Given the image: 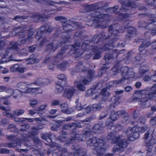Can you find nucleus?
<instances>
[{"label": "nucleus", "mask_w": 156, "mask_h": 156, "mask_svg": "<svg viewBox=\"0 0 156 156\" xmlns=\"http://www.w3.org/2000/svg\"><path fill=\"white\" fill-rule=\"evenodd\" d=\"M43 128L42 126H39L37 128L34 127L31 129L30 132V135H25L23 136V140H20L17 139L16 140V143H9L8 144V147H17V146H20L21 145V142L22 141V142L25 145H27L25 142L26 141H28L30 139H34V141L35 142H39L38 138L35 135H37L38 130L41 129Z\"/></svg>", "instance_id": "1"}, {"label": "nucleus", "mask_w": 156, "mask_h": 156, "mask_svg": "<svg viewBox=\"0 0 156 156\" xmlns=\"http://www.w3.org/2000/svg\"><path fill=\"white\" fill-rule=\"evenodd\" d=\"M94 76L93 72L90 70L88 72L86 77H81L75 80L74 82V85L78 90L82 91H85L86 88L85 85L88 84L91 81Z\"/></svg>", "instance_id": "2"}, {"label": "nucleus", "mask_w": 156, "mask_h": 156, "mask_svg": "<svg viewBox=\"0 0 156 156\" xmlns=\"http://www.w3.org/2000/svg\"><path fill=\"white\" fill-rule=\"evenodd\" d=\"M125 67L121 68V71L122 72V79L120 80H116L110 82L109 83V85L110 87L114 86L116 84L119 83H122L126 79H131L132 80H134V73L132 69L128 70Z\"/></svg>", "instance_id": "3"}, {"label": "nucleus", "mask_w": 156, "mask_h": 156, "mask_svg": "<svg viewBox=\"0 0 156 156\" xmlns=\"http://www.w3.org/2000/svg\"><path fill=\"white\" fill-rule=\"evenodd\" d=\"M87 145L90 146H94L93 153L95 154H100L101 153L103 152L104 149L102 147L104 145L103 140L99 139H97L96 138H93L88 140L87 142Z\"/></svg>", "instance_id": "4"}, {"label": "nucleus", "mask_w": 156, "mask_h": 156, "mask_svg": "<svg viewBox=\"0 0 156 156\" xmlns=\"http://www.w3.org/2000/svg\"><path fill=\"white\" fill-rule=\"evenodd\" d=\"M110 136L111 137L108 138V139L112 140V143H116L117 144L114 147V151H116L127 147L128 143L126 140H122L117 136H115L112 134H111V135Z\"/></svg>", "instance_id": "5"}, {"label": "nucleus", "mask_w": 156, "mask_h": 156, "mask_svg": "<svg viewBox=\"0 0 156 156\" xmlns=\"http://www.w3.org/2000/svg\"><path fill=\"white\" fill-rule=\"evenodd\" d=\"M138 97L141 95H146L149 100H154L156 98V83L150 88L137 90Z\"/></svg>", "instance_id": "6"}, {"label": "nucleus", "mask_w": 156, "mask_h": 156, "mask_svg": "<svg viewBox=\"0 0 156 156\" xmlns=\"http://www.w3.org/2000/svg\"><path fill=\"white\" fill-rule=\"evenodd\" d=\"M25 82H19L17 84V87H20L21 89H25L24 92L27 93L36 94L41 93L42 92V90L40 88H36L33 87L35 85L34 83H32L27 85L24 87L23 86L26 84Z\"/></svg>", "instance_id": "7"}, {"label": "nucleus", "mask_w": 156, "mask_h": 156, "mask_svg": "<svg viewBox=\"0 0 156 156\" xmlns=\"http://www.w3.org/2000/svg\"><path fill=\"white\" fill-rule=\"evenodd\" d=\"M122 115L123 117L128 116L127 113H125L124 111H119L117 112L113 111L111 112V114L110 115V118L108 119L106 122V124L107 126L111 125L112 121H114L116 120L119 117V116Z\"/></svg>", "instance_id": "8"}, {"label": "nucleus", "mask_w": 156, "mask_h": 156, "mask_svg": "<svg viewBox=\"0 0 156 156\" xmlns=\"http://www.w3.org/2000/svg\"><path fill=\"white\" fill-rule=\"evenodd\" d=\"M5 91L8 95L5 97L0 96V102L2 99L4 100L3 104L4 105H8L10 104V102L7 100L6 99L9 98L12 95H13V91L12 89L6 87L4 86H0V91Z\"/></svg>", "instance_id": "9"}, {"label": "nucleus", "mask_w": 156, "mask_h": 156, "mask_svg": "<svg viewBox=\"0 0 156 156\" xmlns=\"http://www.w3.org/2000/svg\"><path fill=\"white\" fill-rule=\"evenodd\" d=\"M136 128L133 127L132 128H129L126 131L129 140L130 141L134 140L136 138V132L135 131Z\"/></svg>", "instance_id": "10"}, {"label": "nucleus", "mask_w": 156, "mask_h": 156, "mask_svg": "<svg viewBox=\"0 0 156 156\" xmlns=\"http://www.w3.org/2000/svg\"><path fill=\"white\" fill-rule=\"evenodd\" d=\"M4 52V51L0 49V63L2 64L6 62L11 61L14 60V59H13V58L12 57V56H11L9 57L8 58L7 57V55L8 54V52H6L5 54L2 53Z\"/></svg>", "instance_id": "11"}, {"label": "nucleus", "mask_w": 156, "mask_h": 156, "mask_svg": "<svg viewBox=\"0 0 156 156\" xmlns=\"http://www.w3.org/2000/svg\"><path fill=\"white\" fill-rule=\"evenodd\" d=\"M24 111L23 109H20L14 111L12 113H9L6 112L3 113V115L8 117H14V116H19L24 113Z\"/></svg>", "instance_id": "12"}, {"label": "nucleus", "mask_w": 156, "mask_h": 156, "mask_svg": "<svg viewBox=\"0 0 156 156\" xmlns=\"http://www.w3.org/2000/svg\"><path fill=\"white\" fill-rule=\"evenodd\" d=\"M76 89L73 87L67 88L64 93L63 96L67 98H70L73 95Z\"/></svg>", "instance_id": "13"}, {"label": "nucleus", "mask_w": 156, "mask_h": 156, "mask_svg": "<svg viewBox=\"0 0 156 156\" xmlns=\"http://www.w3.org/2000/svg\"><path fill=\"white\" fill-rule=\"evenodd\" d=\"M62 44H58L57 41H54L53 43L48 45L47 46V49L48 51H50L51 52H54L57 48Z\"/></svg>", "instance_id": "14"}, {"label": "nucleus", "mask_w": 156, "mask_h": 156, "mask_svg": "<svg viewBox=\"0 0 156 156\" xmlns=\"http://www.w3.org/2000/svg\"><path fill=\"white\" fill-rule=\"evenodd\" d=\"M110 94V93L107 92L106 89L104 88L102 90L101 94L100 95H96L95 98H94V99L95 100H98V97H103L102 98L103 99L102 100H104V98H105V99L106 97L109 95Z\"/></svg>", "instance_id": "15"}, {"label": "nucleus", "mask_w": 156, "mask_h": 156, "mask_svg": "<svg viewBox=\"0 0 156 156\" xmlns=\"http://www.w3.org/2000/svg\"><path fill=\"white\" fill-rule=\"evenodd\" d=\"M107 16L104 14H98L95 17L94 21L97 22H102L107 19Z\"/></svg>", "instance_id": "16"}, {"label": "nucleus", "mask_w": 156, "mask_h": 156, "mask_svg": "<svg viewBox=\"0 0 156 156\" xmlns=\"http://www.w3.org/2000/svg\"><path fill=\"white\" fill-rule=\"evenodd\" d=\"M143 96L141 98H137V101L138 100V103L141 106L145 105V103L148 101V99L146 95H142Z\"/></svg>", "instance_id": "17"}, {"label": "nucleus", "mask_w": 156, "mask_h": 156, "mask_svg": "<svg viewBox=\"0 0 156 156\" xmlns=\"http://www.w3.org/2000/svg\"><path fill=\"white\" fill-rule=\"evenodd\" d=\"M76 127H81L82 126L80 125L79 123L77 122L76 123H72L70 124H67L65 125L64 126L65 129L68 130L72 128H73V129Z\"/></svg>", "instance_id": "18"}, {"label": "nucleus", "mask_w": 156, "mask_h": 156, "mask_svg": "<svg viewBox=\"0 0 156 156\" xmlns=\"http://www.w3.org/2000/svg\"><path fill=\"white\" fill-rule=\"evenodd\" d=\"M39 59L35 56L31 55L30 57L27 61V64H32L34 62H39Z\"/></svg>", "instance_id": "19"}, {"label": "nucleus", "mask_w": 156, "mask_h": 156, "mask_svg": "<svg viewBox=\"0 0 156 156\" xmlns=\"http://www.w3.org/2000/svg\"><path fill=\"white\" fill-rule=\"evenodd\" d=\"M44 64H48V67L49 69L53 70L54 69V66L53 64L51 62H50V59L49 57H46L44 62Z\"/></svg>", "instance_id": "20"}, {"label": "nucleus", "mask_w": 156, "mask_h": 156, "mask_svg": "<svg viewBox=\"0 0 156 156\" xmlns=\"http://www.w3.org/2000/svg\"><path fill=\"white\" fill-rule=\"evenodd\" d=\"M82 112H81L77 115V116L80 117L83 115L86 114V113H88L90 112L91 111V107L90 106H87L86 109L83 108L82 109Z\"/></svg>", "instance_id": "21"}, {"label": "nucleus", "mask_w": 156, "mask_h": 156, "mask_svg": "<svg viewBox=\"0 0 156 156\" xmlns=\"http://www.w3.org/2000/svg\"><path fill=\"white\" fill-rule=\"evenodd\" d=\"M49 83V81L48 79H40L37 80V81L34 83L35 85H41L43 84H47Z\"/></svg>", "instance_id": "22"}, {"label": "nucleus", "mask_w": 156, "mask_h": 156, "mask_svg": "<svg viewBox=\"0 0 156 156\" xmlns=\"http://www.w3.org/2000/svg\"><path fill=\"white\" fill-rule=\"evenodd\" d=\"M150 44L149 41H144L140 45L139 48V50L140 51H143L145 48L148 47Z\"/></svg>", "instance_id": "23"}, {"label": "nucleus", "mask_w": 156, "mask_h": 156, "mask_svg": "<svg viewBox=\"0 0 156 156\" xmlns=\"http://www.w3.org/2000/svg\"><path fill=\"white\" fill-rule=\"evenodd\" d=\"M56 67L58 69L62 71L65 70L66 68V63L65 62L61 63H58L56 65Z\"/></svg>", "instance_id": "24"}, {"label": "nucleus", "mask_w": 156, "mask_h": 156, "mask_svg": "<svg viewBox=\"0 0 156 156\" xmlns=\"http://www.w3.org/2000/svg\"><path fill=\"white\" fill-rule=\"evenodd\" d=\"M104 106L101 104L100 103L98 104H94L92 106V110L96 111L101 109Z\"/></svg>", "instance_id": "25"}, {"label": "nucleus", "mask_w": 156, "mask_h": 156, "mask_svg": "<svg viewBox=\"0 0 156 156\" xmlns=\"http://www.w3.org/2000/svg\"><path fill=\"white\" fill-rule=\"evenodd\" d=\"M147 69L146 67L144 66H142L140 68L139 71V75H140L139 77H142L144 73L147 72Z\"/></svg>", "instance_id": "26"}, {"label": "nucleus", "mask_w": 156, "mask_h": 156, "mask_svg": "<svg viewBox=\"0 0 156 156\" xmlns=\"http://www.w3.org/2000/svg\"><path fill=\"white\" fill-rule=\"evenodd\" d=\"M22 92L18 90H14L13 97L14 98H19L21 96Z\"/></svg>", "instance_id": "27"}, {"label": "nucleus", "mask_w": 156, "mask_h": 156, "mask_svg": "<svg viewBox=\"0 0 156 156\" xmlns=\"http://www.w3.org/2000/svg\"><path fill=\"white\" fill-rule=\"evenodd\" d=\"M67 136L66 133L64 132H62L60 133V136L58 137V140L61 141H63L65 140Z\"/></svg>", "instance_id": "28"}, {"label": "nucleus", "mask_w": 156, "mask_h": 156, "mask_svg": "<svg viewBox=\"0 0 156 156\" xmlns=\"http://www.w3.org/2000/svg\"><path fill=\"white\" fill-rule=\"evenodd\" d=\"M57 78L62 82L64 84L65 83L66 80V77L63 74H61L58 75Z\"/></svg>", "instance_id": "29"}, {"label": "nucleus", "mask_w": 156, "mask_h": 156, "mask_svg": "<svg viewBox=\"0 0 156 156\" xmlns=\"http://www.w3.org/2000/svg\"><path fill=\"white\" fill-rule=\"evenodd\" d=\"M63 89V86L57 84L56 86L55 93L56 94H59L61 93Z\"/></svg>", "instance_id": "30"}, {"label": "nucleus", "mask_w": 156, "mask_h": 156, "mask_svg": "<svg viewBox=\"0 0 156 156\" xmlns=\"http://www.w3.org/2000/svg\"><path fill=\"white\" fill-rule=\"evenodd\" d=\"M51 116H50L49 115H47L46 116H45L42 117H41V118H36L34 119V120L36 122H41L42 121H45L46 120V119L48 118L51 117Z\"/></svg>", "instance_id": "31"}, {"label": "nucleus", "mask_w": 156, "mask_h": 156, "mask_svg": "<svg viewBox=\"0 0 156 156\" xmlns=\"http://www.w3.org/2000/svg\"><path fill=\"white\" fill-rule=\"evenodd\" d=\"M20 30L19 28H15L12 33V35L15 36L17 35H19L20 37H23V36L22 34L23 33H16V32H19V30Z\"/></svg>", "instance_id": "32"}, {"label": "nucleus", "mask_w": 156, "mask_h": 156, "mask_svg": "<svg viewBox=\"0 0 156 156\" xmlns=\"http://www.w3.org/2000/svg\"><path fill=\"white\" fill-rule=\"evenodd\" d=\"M41 137L42 139L47 141L49 144H50V142H52V140L51 138V137L50 136H48L47 134L43 135L41 136Z\"/></svg>", "instance_id": "33"}, {"label": "nucleus", "mask_w": 156, "mask_h": 156, "mask_svg": "<svg viewBox=\"0 0 156 156\" xmlns=\"http://www.w3.org/2000/svg\"><path fill=\"white\" fill-rule=\"evenodd\" d=\"M48 106V105L47 104L43 105L40 107L36 108L35 110L37 112H41L45 109V108H46Z\"/></svg>", "instance_id": "34"}, {"label": "nucleus", "mask_w": 156, "mask_h": 156, "mask_svg": "<svg viewBox=\"0 0 156 156\" xmlns=\"http://www.w3.org/2000/svg\"><path fill=\"white\" fill-rule=\"evenodd\" d=\"M29 104L31 107L34 108L38 104V101L35 99H32L30 101Z\"/></svg>", "instance_id": "35"}, {"label": "nucleus", "mask_w": 156, "mask_h": 156, "mask_svg": "<svg viewBox=\"0 0 156 156\" xmlns=\"http://www.w3.org/2000/svg\"><path fill=\"white\" fill-rule=\"evenodd\" d=\"M60 106L61 108V111L63 112L69 107L68 104L66 102L60 104Z\"/></svg>", "instance_id": "36"}, {"label": "nucleus", "mask_w": 156, "mask_h": 156, "mask_svg": "<svg viewBox=\"0 0 156 156\" xmlns=\"http://www.w3.org/2000/svg\"><path fill=\"white\" fill-rule=\"evenodd\" d=\"M102 50L101 48H99L98 50V51H99L98 53H97L95 54V55L93 57V58L94 59H98L101 57V51Z\"/></svg>", "instance_id": "37"}, {"label": "nucleus", "mask_w": 156, "mask_h": 156, "mask_svg": "<svg viewBox=\"0 0 156 156\" xmlns=\"http://www.w3.org/2000/svg\"><path fill=\"white\" fill-rule=\"evenodd\" d=\"M96 89L94 88H92L88 90L86 92V95H87L88 96H91L92 94L95 92V91L96 90Z\"/></svg>", "instance_id": "38"}, {"label": "nucleus", "mask_w": 156, "mask_h": 156, "mask_svg": "<svg viewBox=\"0 0 156 156\" xmlns=\"http://www.w3.org/2000/svg\"><path fill=\"white\" fill-rule=\"evenodd\" d=\"M60 103V101L58 100L54 99L52 101L51 105V106H56L58 105Z\"/></svg>", "instance_id": "39"}, {"label": "nucleus", "mask_w": 156, "mask_h": 156, "mask_svg": "<svg viewBox=\"0 0 156 156\" xmlns=\"http://www.w3.org/2000/svg\"><path fill=\"white\" fill-rule=\"evenodd\" d=\"M17 71L20 73L25 72L27 69V68L19 65Z\"/></svg>", "instance_id": "40"}, {"label": "nucleus", "mask_w": 156, "mask_h": 156, "mask_svg": "<svg viewBox=\"0 0 156 156\" xmlns=\"http://www.w3.org/2000/svg\"><path fill=\"white\" fill-rule=\"evenodd\" d=\"M136 100V93L135 91L133 94V96L130 99L129 101L131 102H135Z\"/></svg>", "instance_id": "41"}, {"label": "nucleus", "mask_w": 156, "mask_h": 156, "mask_svg": "<svg viewBox=\"0 0 156 156\" xmlns=\"http://www.w3.org/2000/svg\"><path fill=\"white\" fill-rule=\"evenodd\" d=\"M18 67L19 65L18 64H15L10 68L11 71L13 72L17 71L18 68H19Z\"/></svg>", "instance_id": "42"}, {"label": "nucleus", "mask_w": 156, "mask_h": 156, "mask_svg": "<svg viewBox=\"0 0 156 156\" xmlns=\"http://www.w3.org/2000/svg\"><path fill=\"white\" fill-rule=\"evenodd\" d=\"M55 19L56 21H60L62 22H64L66 20L64 17L62 16L56 17H55Z\"/></svg>", "instance_id": "43"}, {"label": "nucleus", "mask_w": 156, "mask_h": 156, "mask_svg": "<svg viewBox=\"0 0 156 156\" xmlns=\"http://www.w3.org/2000/svg\"><path fill=\"white\" fill-rule=\"evenodd\" d=\"M0 109L3 111H9L11 110L10 108L9 107H5L4 106L0 105Z\"/></svg>", "instance_id": "44"}, {"label": "nucleus", "mask_w": 156, "mask_h": 156, "mask_svg": "<svg viewBox=\"0 0 156 156\" xmlns=\"http://www.w3.org/2000/svg\"><path fill=\"white\" fill-rule=\"evenodd\" d=\"M73 109L70 108H69L68 107L65 110V111H64L63 113L69 114L73 112Z\"/></svg>", "instance_id": "45"}, {"label": "nucleus", "mask_w": 156, "mask_h": 156, "mask_svg": "<svg viewBox=\"0 0 156 156\" xmlns=\"http://www.w3.org/2000/svg\"><path fill=\"white\" fill-rule=\"evenodd\" d=\"M0 69H1V71L3 74H5L9 72V70L7 69L2 67L0 66Z\"/></svg>", "instance_id": "46"}, {"label": "nucleus", "mask_w": 156, "mask_h": 156, "mask_svg": "<svg viewBox=\"0 0 156 156\" xmlns=\"http://www.w3.org/2000/svg\"><path fill=\"white\" fill-rule=\"evenodd\" d=\"M9 150L5 148H2L0 149V153L1 154H7L9 153Z\"/></svg>", "instance_id": "47"}, {"label": "nucleus", "mask_w": 156, "mask_h": 156, "mask_svg": "<svg viewBox=\"0 0 156 156\" xmlns=\"http://www.w3.org/2000/svg\"><path fill=\"white\" fill-rule=\"evenodd\" d=\"M147 129V126L142 127H139L138 129V130L141 133L144 132Z\"/></svg>", "instance_id": "48"}, {"label": "nucleus", "mask_w": 156, "mask_h": 156, "mask_svg": "<svg viewBox=\"0 0 156 156\" xmlns=\"http://www.w3.org/2000/svg\"><path fill=\"white\" fill-rule=\"evenodd\" d=\"M36 48V47L35 45H33L31 46L29 48V51L30 52H34L35 49Z\"/></svg>", "instance_id": "49"}, {"label": "nucleus", "mask_w": 156, "mask_h": 156, "mask_svg": "<svg viewBox=\"0 0 156 156\" xmlns=\"http://www.w3.org/2000/svg\"><path fill=\"white\" fill-rule=\"evenodd\" d=\"M155 143V140L154 139H151L149 142L147 143L148 145H150L151 146L154 145Z\"/></svg>", "instance_id": "50"}, {"label": "nucleus", "mask_w": 156, "mask_h": 156, "mask_svg": "<svg viewBox=\"0 0 156 156\" xmlns=\"http://www.w3.org/2000/svg\"><path fill=\"white\" fill-rule=\"evenodd\" d=\"M37 153H38L40 155V156H43L44 155V153L43 152H41L40 151H39L38 150H36L34 151V153L35 154H37Z\"/></svg>", "instance_id": "51"}, {"label": "nucleus", "mask_w": 156, "mask_h": 156, "mask_svg": "<svg viewBox=\"0 0 156 156\" xmlns=\"http://www.w3.org/2000/svg\"><path fill=\"white\" fill-rule=\"evenodd\" d=\"M144 53H141V54H142V55L141 56V55H140L139 56L141 58V59H139V60H141V62L142 63L144 62V58L145 57V55L144 54Z\"/></svg>", "instance_id": "52"}, {"label": "nucleus", "mask_w": 156, "mask_h": 156, "mask_svg": "<svg viewBox=\"0 0 156 156\" xmlns=\"http://www.w3.org/2000/svg\"><path fill=\"white\" fill-rule=\"evenodd\" d=\"M12 118H14L15 119V121L17 122H21L23 121L22 119L21 118H16V116H14V117Z\"/></svg>", "instance_id": "53"}, {"label": "nucleus", "mask_w": 156, "mask_h": 156, "mask_svg": "<svg viewBox=\"0 0 156 156\" xmlns=\"http://www.w3.org/2000/svg\"><path fill=\"white\" fill-rule=\"evenodd\" d=\"M144 80L146 82H147L150 80L151 81V76L150 77L148 76H146L144 78Z\"/></svg>", "instance_id": "54"}, {"label": "nucleus", "mask_w": 156, "mask_h": 156, "mask_svg": "<svg viewBox=\"0 0 156 156\" xmlns=\"http://www.w3.org/2000/svg\"><path fill=\"white\" fill-rule=\"evenodd\" d=\"M57 112V110L55 109H51L49 111V114L51 115H54Z\"/></svg>", "instance_id": "55"}, {"label": "nucleus", "mask_w": 156, "mask_h": 156, "mask_svg": "<svg viewBox=\"0 0 156 156\" xmlns=\"http://www.w3.org/2000/svg\"><path fill=\"white\" fill-rule=\"evenodd\" d=\"M118 5L115 6L114 8H111L110 9V10L111 11H112L114 13H116V9H118Z\"/></svg>", "instance_id": "56"}, {"label": "nucleus", "mask_w": 156, "mask_h": 156, "mask_svg": "<svg viewBox=\"0 0 156 156\" xmlns=\"http://www.w3.org/2000/svg\"><path fill=\"white\" fill-rule=\"evenodd\" d=\"M151 81L156 82V73L153 75L151 76Z\"/></svg>", "instance_id": "57"}, {"label": "nucleus", "mask_w": 156, "mask_h": 156, "mask_svg": "<svg viewBox=\"0 0 156 156\" xmlns=\"http://www.w3.org/2000/svg\"><path fill=\"white\" fill-rule=\"evenodd\" d=\"M33 33V32L32 31L28 32V37L27 39V40H29V39H31L32 37H31V36L32 35Z\"/></svg>", "instance_id": "58"}, {"label": "nucleus", "mask_w": 156, "mask_h": 156, "mask_svg": "<svg viewBox=\"0 0 156 156\" xmlns=\"http://www.w3.org/2000/svg\"><path fill=\"white\" fill-rule=\"evenodd\" d=\"M35 111H36L35 110V109L34 110H30L28 111V114L31 115H33L35 114L36 113Z\"/></svg>", "instance_id": "59"}, {"label": "nucleus", "mask_w": 156, "mask_h": 156, "mask_svg": "<svg viewBox=\"0 0 156 156\" xmlns=\"http://www.w3.org/2000/svg\"><path fill=\"white\" fill-rule=\"evenodd\" d=\"M132 89V87L130 86H128L125 88V91L127 92H129Z\"/></svg>", "instance_id": "60"}, {"label": "nucleus", "mask_w": 156, "mask_h": 156, "mask_svg": "<svg viewBox=\"0 0 156 156\" xmlns=\"http://www.w3.org/2000/svg\"><path fill=\"white\" fill-rule=\"evenodd\" d=\"M112 48V46H109L108 44H107L106 45L103 47V49L105 50H106L107 49H111Z\"/></svg>", "instance_id": "61"}, {"label": "nucleus", "mask_w": 156, "mask_h": 156, "mask_svg": "<svg viewBox=\"0 0 156 156\" xmlns=\"http://www.w3.org/2000/svg\"><path fill=\"white\" fill-rule=\"evenodd\" d=\"M49 30V29H48L47 30L44 27H41L40 29V31L42 32H46L47 31H49L48 30Z\"/></svg>", "instance_id": "62"}, {"label": "nucleus", "mask_w": 156, "mask_h": 156, "mask_svg": "<svg viewBox=\"0 0 156 156\" xmlns=\"http://www.w3.org/2000/svg\"><path fill=\"white\" fill-rule=\"evenodd\" d=\"M146 2L149 5H152L154 2V0H146Z\"/></svg>", "instance_id": "63"}, {"label": "nucleus", "mask_w": 156, "mask_h": 156, "mask_svg": "<svg viewBox=\"0 0 156 156\" xmlns=\"http://www.w3.org/2000/svg\"><path fill=\"white\" fill-rule=\"evenodd\" d=\"M145 121V119L144 117H141L140 118L139 120L138 121L141 123L144 124Z\"/></svg>", "instance_id": "64"}]
</instances>
